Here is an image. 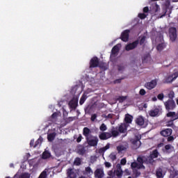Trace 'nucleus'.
<instances>
[{
  "label": "nucleus",
  "mask_w": 178,
  "mask_h": 178,
  "mask_svg": "<svg viewBox=\"0 0 178 178\" xmlns=\"http://www.w3.org/2000/svg\"><path fill=\"white\" fill-rule=\"evenodd\" d=\"M57 116H58V113H54L51 115L52 119H55L56 118H57Z\"/></svg>",
  "instance_id": "338daca9"
},
{
  "label": "nucleus",
  "mask_w": 178,
  "mask_h": 178,
  "mask_svg": "<svg viewBox=\"0 0 178 178\" xmlns=\"http://www.w3.org/2000/svg\"><path fill=\"white\" fill-rule=\"evenodd\" d=\"M51 156V153L48 150L44 151L42 154V159H49Z\"/></svg>",
  "instance_id": "bb28decb"
},
{
  "label": "nucleus",
  "mask_w": 178,
  "mask_h": 178,
  "mask_svg": "<svg viewBox=\"0 0 178 178\" xmlns=\"http://www.w3.org/2000/svg\"><path fill=\"white\" fill-rule=\"evenodd\" d=\"M123 70H124V66L118 65V72H123Z\"/></svg>",
  "instance_id": "6e6d98bb"
},
{
  "label": "nucleus",
  "mask_w": 178,
  "mask_h": 178,
  "mask_svg": "<svg viewBox=\"0 0 178 178\" xmlns=\"http://www.w3.org/2000/svg\"><path fill=\"white\" fill-rule=\"evenodd\" d=\"M137 161L138 163L140 164V166H143V169H145V167L144 166V165H143V163H144V160L143 159V157H138Z\"/></svg>",
  "instance_id": "f704fd0d"
},
{
  "label": "nucleus",
  "mask_w": 178,
  "mask_h": 178,
  "mask_svg": "<svg viewBox=\"0 0 178 178\" xmlns=\"http://www.w3.org/2000/svg\"><path fill=\"white\" fill-rule=\"evenodd\" d=\"M173 130L172 129H165L160 132L161 135L163 137H169V136H172Z\"/></svg>",
  "instance_id": "dca6fc26"
},
{
  "label": "nucleus",
  "mask_w": 178,
  "mask_h": 178,
  "mask_svg": "<svg viewBox=\"0 0 178 178\" xmlns=\"http://www.w3.org/2000/svg\"><path fill=\"white\" fill-rule=\"evenodd\" d=\"M83 175L90 177V176H92V175H94V172L92 171V169H91V167H86L85 170L83 172Z\"/></svg>",
  "instance_id": "f3484780"
},
{
  "label": "nucleus",
  "mask_w": 178,
  "mask_h": 178,
  "mask_svg": "<svg viewBox=\"0 0 178 178\" xmlns=\"http://www.w3.org/2000/svg\"><path fill=\"white\" fill-rule=\"evenodd\" d=\"M140 140H141V137L139 136H136L134 138L130 140L131 143L134 145V149H137L141 147V141Z\"/></svg>",
  "instance_id": "f03ea898"
},
{
  "label": "nucleus",
  "mask_w": 178,
  "mask_h": 178,
  "mask_svg": "<svg viewBox=\"0 0 178 178\" xmlns=\"http://www.w3.org/2000/svg\"><path fill=\"white\" fill-rule=\"evenodd\" d=\"M86 99H87V95H83L79 100L80 105H83L86 102Z\"/></svg>",
  "instance_id": "2f4dec72"
},
{
  "label": "nucleus",
  "mask_w": 178,
  "mask_h": 178,
  "mask_svg": "<svg viewBox=\"0 0 178 178\" xmlns=\"http://www.w3.org/2000/svg\"><path fill=\"white\" fill-rule=\"evenodd\" d=\"M111 137H112V135L109 132H102L99 135V138L103 140H108Z\"/></svg>",
  "instance_id": "4468645a"
},
{
  "label": "nucleus",
  "mask_w": 178,
  "mask_h": 178,
  "mask_svg": "<svg viewBox=\"0 0 178 178\" xmlns=\"http://www.w3.org/2000/svg\"><path fill=\"white\" fill-rule=\"evenodd\" d=\"M90 134H91V129L88 127H84L83 129V136L86 137V140L88 139L90 137Z\"/></svg>",
  "instance_id": "aec40b11"
},
{
  "label": "nucleus",
  "mask_w": 178,
  "mask_h": 178,
  "mask_svg": "<svg viewBox=\"0 0 178 178\" xmlns=\"http://www.w3.org/2000/svg\"><path fill=\"white\" fill-rule=\"evenodd\" d=\"M68 105L70 109H72L73 111H76V109L77 108V106H79V99H72L71 101H70Z\"/></svg>",
  "instance_id": "6e6552de"
},
{
  "label": "nucleus",
  "mask_w": 178,
  "mask_h": 178,
  "mask_svg": "<svg viewBox=\"0 0 178 178\" xmlns=\"http://www.w3.org/2000/svg\"><path fill=\"white\" fill-rule=\"evenodd\" d=\"M104 165H105L106 168H111V166H112V164H111V163H109L108 161H106L104 163Z\"/></svg>",
  "instance_id": "bf43d9fd"
},
{
  "label": "nucleus",
  "mask_w": 178,
  "mask_h": 178,
  "mask_svg": "<svg viewBox=\"0 0 178 178\" xmlns=\"http://www.w3.org/2000/svg\"><path fill=\"white\" fill-rule=\"evenodd\" d=\"M148 12H149V8L147 6L143 8V13H148Z\"/></svg>",
  "instance_id": "13d9d810"
},
{
  "label": "nucleus",
  "mask_w": 178,
  "mask_h": 178,
  "mask_svg": "<svg viewBox=\"0 0 178 178\" xmlns=\"http://www.w3.org/2000/svg\"><path fill=\"white\" fill-rule=\"evenodd\" d=\"M116 168H117L118 170H122V164L118 163L116 165Z\"/></svg>",
  "instance_id": "e2e57ef3"
},
{
  "label": "nucleus",
  "mask_w": 178,
  "mask_h": 178,
  "mask_svg": "<svg viewBox=\"0 0 178 178\" xmlns=\"http://www.w3.org/2000/svg\"><path fill=\"white\" fill-rule=\"evenodd\" d=\"M38 178H47V172L43 171L40 176L38 177Z\"/></svg>",
  "instance_id": "c03bdc74"
},
{
  "label": "nucleus",
  "mask_w": 178,
  "mask_h": 178,
  "mask_svg": "<svg viewBox=\"0 0 178 178\" xmlns=\"http://www.w3.org/2000/svg\"><path fill=\"white\" fill-rule=\"evenodd\" d=\"M157 82L156 80H152L150 82H147L145 84V87L147 90H153V88L156 87Z\"/></svg>",
  "instance_id": "1a4fd4ad"
},
{
  "label": "nucleus",
  "mask_w": 178,
  "mask_h": 178,
  "mask_svg": "<svg viewBox=\"0 0 178 178\" xmlns=\"http://www.w3.org/2000/svg\"><path fill=\"white\" fill-rule=\"evenodd\" d=\"M19 178H30V174L25 172L24 174H22Z\"/></svg>",
  "instance_id": "a19ab883"
},
{
  "label": "nucleus",
  "mask_w": 178,
  "mask_h": 178,
  "mask_svg": "<svg viewBox=\"0 0 178 178\" xmlns=\"http://www.w3.org/2000/svg\"><path fill=\"white\" fill-rule=\"evenodd\" d=\"M164 48H166V44L165 43L159 44L156 47L157 51H163Z\"/></svg>",
  "instance_id": "c85d7f7f"
},
{
  "label": "nucleus",
  "mask_w": 178,
  "mask_h": 178,
  "mask_svg": "<svg viewBox=\"0 0 178 178\" xmlns=\"http://www.w3.org/2000/svg\"><path fill=\"white\" fill-rule=\"evenodd\" d=\"M168 98H170L169 99H173L175 98V92H170L168 94Z\"/></svg>",
  "instance_id": "49530a36"
},
{
  "label": "nucleus",
  "mask_w": 178,
  "mask_h": 178,
  "mask_svg": "<svg viewBox=\"0 0 178 178\" xmlns=\"http://www.w3.org/2000/svg\"><path fill=\"white\" fill-rule=\"evenodd\" d=\"M144 122H145V120H144V118H143V116H139L136 120V124H138V126H143Z\"/></svg>",
  "instance_id": "5701e85b"
},
{
  "label": "nucleus",
  "mask_w": 178,
  "mask_h": 178,
  "mask_svg": "<svg viewBox=\"0 0 178 178\" xmlns=\"http://www.w3.org/2000/svg\"><path fill=\"white\" fill-rule=\"evenodd\" d=\"M74 163L75 165H76V166H80V165H81V159L79 157H76Z\"/></svg>",
  "instance_id": "473e14b6"
},
{
  "label": "nucleus",
  "mask_w": 178,
  "mask_h": 178,
  "mask_svg": "<svg viewBox=\"0 0 178 178\" xmlns=\"http://www.w3.org/2000/svg\"><path fill=\"white\" fill-rule=\"evenodd\" d=\"M74 119H75V117H69L67 118V120H68V122H73V120H74Z\"/></svg>",
  "instance_id": "69168bd1"
},
{
  "label": "nucleus",
  "mask_w": 178,
  "mask_h": 178,
  "mask_svg": "<svg viewBox=\"0 0 178 178\" xmlns=\"http://www.w3.org/2000/svg\"><path fill=\"white\" fill-rule=\"evenodd\" d=\"M157 98L158 99H159V101H163V98H165V95H163V93H160L157 95Z\"/></svg>",
  "instance_id": "37998d69"
},
{
  "label": "nucleus",
  "mask_w": 178,
  "mask_h": 178,
  "mask_svg": "<svg viewBox=\"0 0 178 178\" xmlns=\"http://www.w3.org/2000/svg\"><path fill=\"white\" fill-rule=\"evenodd\" d=\"M55 137H56V133L54 132L47 135L48 141L52 142L55 140Z\"/></svg>",
  "instance_id": "cd10ccee"
},
{
  "label": "nucleus",
  "mask_w": 178,
  "mask_h": 178,
  "mask_svg": "<svg viewBox=\"0 0 178 178\" xmlns=\"http://www.w3.org/2000/svg\"><path fill=\"white\" fill-rule=\"evenodd\" d=\"M40 144H41V139L39 138L35 142L34 148H36V147H38Z\"/></svg>",
  "instance_id": "a18cd8bd"
},
{
  "label": "nucleus",
  "mask_w": 178,
  "mask_h": 178,
  "mask_svg": "<svg viewBox=\"0 0 178 178\" xmlns=\"http://www.w3.org/2000/svg\"><path fill=\"white\" fill-rule=\"evenodd\" d=\"M127 97H124V96H120L118 98V101H119V102H124V101H126V99Z\"/></svg>",
  "instance_id": "ea45409f"
},
{
  "label": "nucleus",
  "mask_w": 178,
  "mask_h": 178,
  "mask_svg": "<svg viewBox=\"0 0 178 178\" xmlns=\"http://www.w3.org/2000/svg\"><path fill=\"white\" fill-rule=\"evenodd\" d=\"M159 155V152H158V149L153 150L149 157H147V161L149 163H153L154 159H155V158H157Z\"/></svg>",
  "instance_id": "39448f33"
},
{
  "label": "nucleus",
  "mask_w": 178,
  "mask_h": 178,
  "mask_svg": "<svg viewBox=\"0 0 178 178\" xmlns=\"http://www.w3.org/2000/svg\"><path fill=\"white\" fill-rule=\"evenodd\" d=\"M129 34H130V30L129 29L124 30L121 33L120 39L122 40V41H123L124 42H127V41H129Z\"/></svg>",
  "instance_id": "0eeeda50"
},
{
  "label": "nucleus",
  "mask_w": 178,
  "mask_h": 178,
  "mask_svg": "<svg viewBox=\"0 0 178 178\" xmlns=\"http://www.w3.org/2000/svg\"><path fill=\"white\" fill-rule=\"evenodd\" d=\"M131 167L132 168V169H136L137 168V162L131 163Z\"/></svg>",
  "instance_id": "864d4df0"
},
{
  "label": "nucleus",
  "mask_w": 178,
  "mask_h": 178,
  "mask_svg": "<svg viewBox=\"0 0 178 178\" xmlns=\"http://www.w3.org/2000/svg\"><path fill=\"white\" fill-rule=\"evenodd\" d=\"M167 118H172V119H175L176 118V112L175 111H170L166 114Z\"/></svg>",
  "instance_id": "c756f323"
},
{
  "label": "nucleus",
  "mask_w": 178,
  "mask_h": 178,
  "mask_svg": "<svg viewBox=\"0 0 178 178\" xmlns=\"http://www.w3.org/2000/svg\"><path fill=\"white\" fill-rule=\"evenodd\" d=\"M95 119H97V114H92L90 118V120L92 122H95Z\"/></svg>",
  "instance_id": "09e8293b"
},
{
  "label": "nucleus",
  "mask_w": 178,
  "mask_h": 178,
  "mask_svg": "<svg viewBox=\"0 0 178 178\" xmlns=\"http://www.w3.org/2000/svg\"><path fill=\"white\" fill-rule=\"evenodd\" d=\"M67 176L70 178H76L77 177V175L72 169H69L67 170Z\"/></svg>",
  "instance_id": "393cba45"
},
{
  "label": "nucleus",
  "mask_w": 178,
  "mask_h": 178,
  "mask_svg": "<svg viewBox=\"0 0 178 178\" xmlns=\"http://www.w3.org/2000/svg\"><path fill=\"white\" fill-rule=\"evenodd\" d=\"M150 10H152V12H153V13H156L157 12H159L161 8L159 7V5H158V3L154 2L150 6Z\"/></svg>",
  "instance_id": "a211bd4d"
},
{
  "label": "nucleus",
  "mask_w": 178,
  "mask_h": 178,
  "mask_svg": "<svg viewBox=\"0 0 178 178\" xmlns=\"http://www.w3.org/2000/svg\"><path fill=\"white\" fill-rule=\"evenodd\" d=\"M110 159H111V161L113 162V161H116V154L115 153H111L109 156Z\"/></svg>",
  "instance_id": "58836bf2"
},
{
  "label": "nucleus",
  "mask_w": 178,
  "mask_h": 178,
  "mask_svg": "<svg viewBox=\"0 0 178 178\" xmlns=\"http://www.w3.org/2000/svg\"><path fill=\"white\" fill-rule=\"evenodd\" d=\"M173 140H175V137L170 135L167 138V141H168L169 143H170V141H173Z\"/></svg>",
  "instance_id": "603ef678"
},
{
  "label": "nucleus",
  "mask_w": 178,
  "mask_h": 178,
  "mask_svg": "<svg viewBox=\"0 0 178 178\" xmlns=\"http://www.w3.org/2000/svg\"><path fill=\"white\" fill-rule=\"evenodd\" d=\"M171 147L172 146L170 145H166L165 146V149L166 151H169V149H170Z\"/></svg>",
  "instance_id": "0e129e2a"
},
{
  "label": "nucleus",
  "mask_w": 178,
  "mask_h": 178,
  "mask_svg": "<svg viewBox=\"0 0 178 178\" xmlns=\"http://www.w3.org/2000/svg\"><path fill=\"white\" fill-rule=\"evenodd\" d=\"M109 148H111V143H107L105 147L99 149L98 152L99 154H102L104 155V154H105V152L107 151V149H109Z\"/></svg>",
  "instance_id": "412c9836"
},
{
  "label": "nucleus",
  "mask_w": 178,
  "mask_h": 178,
  "mask_svg": "<svg viewBox=\"0 0 178 178\" xmlns=\"http://www.w3.org/2000/svg\"><path fill=\"white\" fill-rule=\"evenodd\" d=\"M108 127H106V125L105 124H102L101 126L99 127V130L101 131H106Z\"/></svg>",
  "instance_id": "e433bc0d"
},
{
  "label": "nucleus",
  "mask_w": 178,
  "mask_h": 178,
  "mask_svg": "<svg viewBox=\"0 0 178 178\" xmlns=\"http://www.w3.org/2000/svg\"><path fill=\"white\" fill-rule=\"evenodd\" d=\"M166 8H169L170 6V1L167 0L165 3Z\"/></svg>",
  "instance_id": "680f3d73"
},
{
  "label": "nucleus",
  "mask_w": 178,
  "mask_h": 178,
  "mask_svg": "<svg viewBox=\"0 0 178 178\" xmlns=\"http://www.w3.org/2000/svg\"><path fill=\"white\" fill-rule=\"evenodd\" d=\"M99 66V59H98V57L95 56L92 58H91L90 61V69H93L94 67H98Z\"/></svg>",
  "instance_id": "20e7f679"
},
{
  "label": "nucleus",
  "mask_w": 178,
  "mask_h": 178,
  "mask_svg": "<svg viewBox=\"0 0 178 178\" xmlns=\"http://www.w3.org/2000/svg\"><path fill=\"white\" fill-rule=\"evenodd\" d=\"M126 149V147L123 145H119L117 147V151H118V153L120 154L122 151H124Z\"/></svg>",
  "instance_id": "72a5a7b5"
},
{
  "label": "nucleus",
  "mask_w": 178,
  "mask_h": 178,
  "mask_svg": "<svg viewBox=\"0 0 178 178\" xmlns=\"http://www.w3.org/2000/svg\"><path fill=\"white\" fill-rule=\"evenodd\" d=\"M115 175L118 177H122V176L123 175V170H117L115 171Z\"/></svg>",
  "instance_id": "c9c22d12"
},
{
  "label": "nucleus",
  "mask_w": 178,
  "mask_h": 178,
  "mask_svg": "<svg viewBox=\"0 0 178 178\" xmlns=\"http://www.w3.org/2000/svg\"><path fill=\"white\" fill-rule=\"evenodd\" d=\"M105 176V173L104 172V170L101 168H97L95 171V178H104Z\"/></svg>",
  "instance_id": "f8f14e48"
},
{
  "label": "nucleus",
  "mask_w": 178,
  "mask_h": 178,
  "mask_svg": "<svg viewBox=\"0 0 178 178\" xmlns=\"http://www.w3.org/2000/svg\"><path fill=\"white\" fill-rule=\"evenodd\" d=\"M120 49V44L115 45L111 49V58L116 56Z\"/></svg>",
  "instance_id": "9b49d317"
},
{
  "label": "nucleus",
  "mask_w": 178,
  "mask_h": 178,
  "mask_svg": "<svg viewBox=\"0 0 178 178\" xmlns=\"http://www.w3.org/2000/svg\"><path fill=\"white\" fill-rule=\"evenodd\" d=\"M125 123L130 124L133 122V116L130 115V114H127L124 118Z\"/></svg>",
  "instance_id": "a878e982"
},
{
  "label": "nucleus",
  "mask_w": 178,
  "mask_h": 178,
  "mask_svg": "<svg viewBox=\"0 0 178 178\" xmlns=\"http://www.w3.org/2000/svg\"><path fill=\"white\" fill-rule=\"evenodd\" d=\"M77 148L78 154H79V155H84V154H86V147L83 146V145H79Z\"/></svg>",
  "instance_id": "4be33fe9"
},
{
  "label": "nucleus",
  "mask_w": 178,
  "mask_h": 178,
  "mask_svg": "<svg viewBox=\"0 0 178 178\" xmlns=\"http://www.w3.org/2000/svg\"><path fill=\"white\" fill-rule=\"evenodd\" d=\"M118 132L120 133L121 134H124L127 133V124L124 123H122L118 127Z\"/></svg>",
  "instance_id": "ddd939ff"
},
{
  "label": "nucleus",
  "mask_w": 178,
  "mask_h": 178,
  "mask_svg": "<svg viewBox=\"0 0 178 178\" xmlns=\"http://www.w3.org/2000/svg\"><path fill=\"white\" fill-rule=\"evenodd\" d=\"M138 45V40H136L132 43H129L127 44L125 47V49L126 51H131V49H134L135 48H137Z\"/></svg>",
  "instance_id": "9d476101"
},
{
  "label": "nucleus",
  "mask_w": 178,
  "mask_h": 178,
  "mask_svg": "<svg viewBox=\"0 0 178 178\" xmlns=\"http://www.w3.org/2000/svg\"><path fill=\"white\" fill-rule=\"evenodd\" d=\"M148 113L151 118H156V116H159V108H156L154 109H152L149 111Z\"/></svg>",
  "instance_id": "2eb2a0df"
},
{
  "label": "nucleus",
  "mask_w": 178,
  "mask_h": 178,
  "mask_svg": "<svg viewBox=\"0 0 178 178\" xmlns=\"http://www.w3.org/2000/svg\"><path fill=\"white\" fill-rule=\"evenodd\" d=\"M175 80V78L172 76H169L167 78H165V83H172Z\"/></svg>",
  "instance_id": "4c0bfd02"
},
{
  "label": "nucleus",
  "mask_w": 178,
  "mask_h": 178,
  "mask_svg": "<svg viewBox=\"0 0 178 178\" xmlns=\"http://www.w3.org/2000/svg\"><path fill=\"white\" fill-rule=\"evenodd\" d=\"M156 176L157 178H163L165 177V173H163V170L162 168H159L156 169Z\"/></svg>",
  "instance_id": "6ab92c4d"
},
{
  "label": "nucleus",
  "mask_w": 178,
  "mask_h": 178,
  "mask_svg": "<svg viewBox=\"0 0 178 178\" xmlns=\"http://www.w3.org/2000/svg\"><path fill=\"white\" fill-rule=\"evenodd\" d=\"M86 141L90 147H97L98 145V141H99V139H98V137L95 136L93 139H90V138H88Z\"/></svg>",
  "instance_id": "423d86ee"
},
{
  "label": "nucleus",
  "mask_w": 178,
  "mask_h": 178,
  "mask_svg": "<svg viewBox=\"0 0 178 178\" xmlns=\"http://www.w3.org/2000/svg\"><path fill=\"white\" fill-rule=\"evenodd\" d=\"M141 168H144V167H143V165H141V164H138V163H137V167L136 168V169H141Z\"/></svg>",
  "instance_id": "774afa93"
},
{
  "label": "nucleus",
  "mask_w": 178,
  "mask_h": 178,
  "mask_svg": "<svg viewBox=\"0 0 178 178\" xmlns=\"http://www.w3.org/2000/svg\"><path fill=\"white\" fill-rule=\"evenodd\" d=\"M138 17H139V19H141L142 20L145 19V17H147V15H145V13H139Z\"/></svg>",
  "instance_id": "79ce46f5"
},
{
  "label": "nucleus",
  "mask_w": 178,
  "mask_h": 178,
  "mask_svg": "<svg viewBox=\"0 0 178 178\" xmlns=\"http://www.w3.org/2000/svg\"><path fill=\"white\" fill-rule=\"evenodd\" d=\"M164 106L166 111L169 112V111H173L176 108V102L173 99H168L164 102Z\"/></svg>",
  "instance_id": "f257e3e1"
},
{
  "label": "nucleus",
  "mask_w": 178,
  "mask_h": 178,
  "mask_svg": "<svg viewBox=\"0 0 178 178\" xmlns=\"http://www.w3.org/2000/svg\"><path fill=\"white\" fill-rule=\"evenodd\" d=\"M119 130H118V127L115 128V127H113L111 129V137H118V136H119Z\"/></svg>",
  "instance_id": "b1692460"
},
{
  "label": "nucleus",
  "mask_w": 178,
  "mask_h": 178,
  "mask_svg": "<svg viewBox=\"0 0 178 178\" xmlns=\"http://www.w3.org/2000/svg\"><path fill=\"white\" fill-rule=\"evenodd\" d=\"M81 140H83V136L81 134H79V137L76 138V143H81Z\"/></svg>",
  "instance_id": "3c124183"
},
{
  "label": "nucleus",
  "mask_w": 178,
  "mask_h": 178,
  "mask_svg": "<svg viewBox=\"0 0 178 178\" xmlns=\"http://www.w3.org/2000/svg\"><path fill=\"white\" fill-rule=\"evenodd\" d=\"M173 122H175V120H173V118H172L171 120L168 121L166 122V126L168 127H172V129H173V127H175V124L173 123Z\"/></svg>",
  "instance_id": "7c9ffc66"
},
{
  "label": "nucleus",
  "mask_w": 178,
  "mask_h": 178,
  "mask_svg": "<svg viewBox=\"0 0 178 178\" xmlns=\"http://www.w3.org/2000/svg\"><path fill=\"white\" fill-rule=\"evenodd\" d=\"M144 42H145V36H143L140 40V42H138V44H140V45H143V44H144Z\"/></svg>",
  "instance_id": "de8ad7c7"
},
{
  "label": "nucleus",
  "mask_w": 178,
  "mask_h": 178,
  "mask_svg": "<svg viewBox=\"0 0 178 178\" xmlns=\"http://www.w3.org/2000/svg\"><path fill=\"white\" fill-rule=\"evenodd\" d=\"M147 58H148V55H146V56L143 57V58H142L143 63H145V62H147L146 60H147Z\"/></svg>",
  "instance_id": "052dcab7"
},
{
  "label": "nucleus",
  "mask_w": 178,
  "mask_h": 178,
  "mask_svg": "<svg viewBox=\"0 0 178 178\" xmlns=\"http://www.w3.org/2000/svg\"><path fill=\"white\" fill-rule=\"evenodd\" d=\"M126 163H127V161L126 160V159H121V161H120V164L121 165H126Z\"/></svg>",
  "instance_id": "5fc2aeb1"
},
{
  "label": "nucleus",
  "mask_w": 178,
  "mask_h": 178,
  "mask_svg": "<svg viewBox=\"0 0 178 178\" xmlns=\"http://www.w3.org/2000/svg\"><path fill=\"white\" fill-rule=\"evenodd\" d=\"M140 95H145L147 94V92H145V90L144 89H140L139 91Z\"/></svg>",
  "instance_id": "8fccbe9b"
},
{
  "label": "nucleus",
  "mask_w": 178,
  "mask_h": 178,
  "mask_svg": "<svg viewBox=\"0 0 178 178\" xmlns=\"http://www.w3.org/2000/svg\"><path fill=\"white\" fill-rule=\"evenodd\" d=\"M169 35L170 40H171L172 42L176 41V39L177 38V29L176 27H170L169 29Z\"/></svg>",
  "instance_id": "7ed1b4c3"
},
{
  "label": "nucleus",
  "mask_w": 178,
  "mask_h": 178,
  "mask_svg": "<svg viewBox=\"0 0 178 178\" xmlns=\"http://www.w3.org/2000/svg\"><path fill=\"white\" fill-rule=\"evenodd\" d=\"M34 145H35V143H34V139H32L30 142V147L34 148Z\"/></svg>",
  "instance_id": "4d7b16f0"
}]
</instances>
